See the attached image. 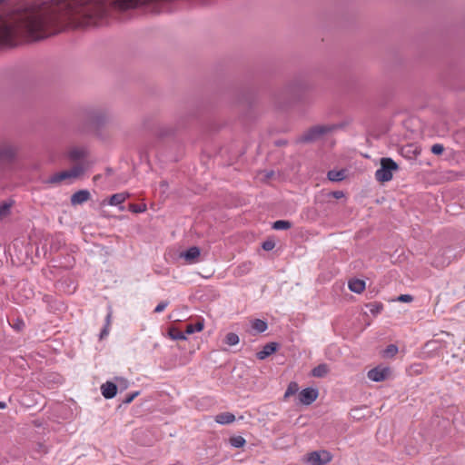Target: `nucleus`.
Listing matches in <instances>:
<instances>
[{"mask_svg":"<svg viewBox=\"0 0 465 465\" xmlns=\"http://www.w3.org/2000/svg\"><path fill=\"white\" fill-rule=\"evenodd\" d=\"M398 169V164L391 158H381V168L375 172V178L381 183L389 182L392 179L393 172Z\"/></svg>","mask_w":465,"mask_h":465,"instance_id":"nucleus-1","label":"nucleus"},{"mask_svg":"<svg viewBox=\"0 0 465 465\" xmlns=\"http://www.w3.org/2000/svg\"><path fill=\"white\" fill-rule=\"evenodd\" d=\"M331 460V453L326 450L312 451L304 457V461L310 465H325Z\"/></svg>","mask_w":465,"mask_h":465,"instance_id":"nucleus-2","label":"nucleus"},{"mask_svg":"<svg viewBox=\"0 0 465 465\" xmlns=\"http://www.w3.org/2000/svg\"><path fill=\"white\" fill-rule=\"evenodd\" d=\"M84 172V168L82 165H75L70 170H65L63 172H60L58 173H55L50 178L51 183H59L61 181L71 179V178H77L80 175H82Z\"/></svg>","mask_w":465,"mask_h":465,"instance_id":"nucleus-3","label":"nucleus"},{"mask_svg":"<svg viewBox=\"0 0 465 465\" xmlns=\"http://www.w3.org/2000/svg\"><path fill=\"white\" fill-rule=\"evenodd\" d=\"M17 153V147L12 143H5L0 145V163H11Z\"/></svg>","mask_w":465,"mask_h":465,"instance_id":"nucleus-4","label":"nucleus"},{"mask_svg":"<svg viewBox=\"0 0 465 465\" xmlns=\"http://www.w3.org/2000/svg\"><path fill=\"white\" fill-rule=\"evenodd\" d=\"M331 128L325 125H317L308 130L302 140L304 142H312L319 139L323 134L329 132Z\"/></svg>","mask_w":465,"mask_h":465,"instance_id":"nucleus-5","label":"nucleus"},{"mask_svg":"<svg viewBox=\"0 0 465 465\" xmlns=\"http://www.w3.org/2000/svg\"><path fill=\"white\" fill-rule=\"evenodd\" d=\"M319 396V391L314 388H306L300 391L299 401L303 405H310L314 402Z\"/></svg>","mask_w":465,"mask_h":465,"instance_id":"nucleus-6","label":"nucleus"},{"mask_svg":"<svg viewBox=\"0 0 465 465\" xmlns=\"http://www.w3.org/2000/svg\"><path fill=\"white\" fill-rule=\"evenodd\" d=\"M392 375V370L383 364L378 365L368 372V378H388Z\"/></svg>","mask_w":465,"mask_h":465,"instance_id":"nucleus-7","label":"nucleus"},{"mask_svg":"<svg viewBox=\"0 0 465 465\" xmlns=\"http://www.w3.org/2000/svg\"><path fill=\"white\" fill-rule=\"evenodd\" d=\"M90 197H91V194H90L89 191L80 190V191L74 193L71 196V203L73 205L82 204V203L87 202L90 199Z\"/></svg>","mask_w":465,"mask_h":465,"instance_id":"nucleus-8","label":"nucleus"},{"mask_svg":"<svg viewBox=\"0 0 465 465\" xmlns=\"http://www.w3.org/2000/svg\"><path fill=\"white\" fill-rule=\"evenodd\" d=\"M200 249L196 246L189 248L186 252L181 253V257L183 258L188 263H193L200 256Z\"/></svg>","mask_w":465,"mask_h":465,"instance_id":"nucleus-9","label":"nucleus"},{"mask_svg":"<svg viewBox=\"0 0 465 465\" xmlns=\"http://www.w3.org/2000/svg\"><path fill=\"white\" fill-rule=\"evenodd\" d=\"M278 344L276 342H269L263 346V348L256 353L259 360H264L268 356L272 355L276 351Z\"/></svg>","mask_w":465,"mask_h":465,"instance_id":"nucleus-10","label":"nucleus"},{"mask_svg":"<svg viewBox=\"0 0 465 465\" xmlns=\"http://www.w3.org/2000/svg\"><path fill=\"white\" fill-rule=\"evenodd\" d=\"M102 394L106 399H112L117 392L116 385L112 381H106L101 386Z\"/></svg>","mask_w":465,"mask_h":465,"instance_id":"nucleus-11","label":"nucleus"},{"mask_svg":"<svg viewBox=\"0 0 465 465\" xmlns=\"http://www.w3.org/2000/svg\"><path fill=\"white\" fill-rule=\"evenodd\" d=\"M349 289L355 293H361L365 290V282L360 279H351L348 283Z\"/></svg>","mask_w":465,"mask_h":465,"instance_id":"nucleus-12","label":"nucleus"},{"mask_svg":"<svg viewBox=\"0 0 465 465\" xmlns=\"http://www.w3.org/2000/svg\"><path fill=\"white\" fill-rule=\"evenodd\" d=\"M129 196L130 194L125 192L113 194L110 197L108 203L112 206H118L122 204L124 202H125V200L128 199Z\"/></svg>","mask_w":465,"mask_h":465,"instance_id":"nucleus-13","label":"nucleus"},{"mask_svg":"<svg viewBox=\"0 0 465 465\" xmlns=\"http://www.w3.org/2000/svg\"><path fill=\"white\" fill-rule=\"evenodd\" d=\"M215 421L220 424H229L234 421L235 417L231 412H223L215 416Z\"/></svg>","mask_w":465,"mask_h":465,"instance_id":"nucleus-14","label":"nucleus"},{"mask_svg":"<svg viewBox=\"0 0 465 465\" xmlns=\"http://www.w3.org/2000/svg\"><path fill=\"white\" fill-rule=\"evenodd\" d=\"M328 373H329V368H328V365L325 363L318 365L312 371V376H314L316 378H321L322 376L327 375Z\"/></svg>","mask_w":465,"mask_h":465,"instance_id":"nucleus-15","label":"nucleus"},{"mask_svg":"<svg viewBox=\"0 0 465 465\" xmlns=\"http://www.w3.org/2000/svg\"><path fill=\"white\" fill-rule=\"evenodd\" d=\"M328 179L331 182H340L345 178V173L343 170L336 171L331 170L328 172Z\"/></svg>","mask_w":465,"mask_h":465,"instance_id":"nucleus-16","label":"nucleus"},{"mask_svg":"<svg viewBox=\"0 0 465 465\" xmlns=\"http://www.w3.org/2000/svg\"><path fill=\"white\" fill-rule=\"evenodd\" d=\"M14 204V201L9 200L0 204V220L4 219L10 213V209Z\"/></svg>","mask_w":465,"mask_h":465,"instance_id":"nucleus-17","label":"nucleus"},{"mask_svg":"<svg viewBox=\"0 0 465 465\" xmlns=\"http://www.w3.org/2000/svg\"><path fill=\"white\" fill-rule=\"evenodd\" d=\"M85 150L84 148L75 147L69 151V157L75 161L85 156Z\"/></svg>","mask_w":465,"mask_h":465,"instance_id":"nucleus-18","label":"nucleus"},{"mask_svg":"<svg viewBox=\"0 0 465 465\" xmlns=\"http://www.w3.org/2000/svg\"><path fill=\"white\" fill-rule=\"evenodd\" d=\"M398 352V347L394 344H390L382 351V357L383 358H392L395 356Z\"/></svg>","mask_w":465,"mask_h":465,"instance_id":"nucleus-19","label":"nucleus"},{"mask_svg":"<svg viewBox=\"0 0 465 465\" xmlns=\"http://www.w3.org/2000/svg\"><path fill=\"white\" fill-rule=\"evenodd\" d=\"M169 335L173 340H185L186 336L184 332L180 331L178 328L172 327L169 330Z\"/></svg>","mask_w":465,"mask_h":465,"instance_id":"nucleus-20","label":"nucleus"},{"mask_svg":"<svg viewBox=\"0 0 465 465\" xmlns=\"http://www.w3.org/2000/svg\"><path fill=\"white\" fill-rule=\"evenodd\" d=\"M252 327L258 332H263L267 329V323L262 320L257 319L252 322Z\"/></svg>","mask_w":465,"mask_h":465,"instance_id":"nucleus-21","label":"nucleus"},{"mask_svg":"<svg viewBox=\"0 0 465 465\" xmlns=\"http://www.w3.org/2000/svg\"><path fill=\"white\" fill-rule=\"evenodd\" d=\"M230 443L235 448H242L245 445L246 440L242 436H233L230 439Z\"/></svg>","mask_w":465,"mask_h":465,"instance_id":"nucleus-22","label":"nucleus"},{"mask_svg":"<svg viewBox=\"0 0 465 465\" xmlns=\"http://www.w3.org/2000/svg\"><path fill=\"white\" fill-rule=\"evenodd\" d=\"M292 224L288 221L279 220L273 223L272 228L274 230H287L291 228Z\"/></svg>","mask_w":465,"mask_h":465,"instance_id":"nucleus-23","label":"nucleus"},{"mask_svg":"<svg viewBox=\"0 0 465 465\" xmlns=\"http://www.w3.org/2000/svg\"><path fill=\"white\" fill-rule=\"evenodd\" d=\"M225 342L230 346L236 345L239 342V336L234 332H229L225 337Z\"/></svg>","mask_w":465,"mask_h":465,"instance_id":"nucleus-24","label":"nucleus"},{"mask_svg":"<svg viewBox=\"0 0 465 465\" xmlns=\"http://www.w3.org/2000/svg\"><path fill=\"white\" fill-rule=\"evenodd\" d=\"M299 390V386L296 382L292 381L289 384L285 393L284 398H289L292 395H294Z\"/></svg>","mask_w":465,"mask_h":465,"instance_id":"nucleus-25","label":"nucleus"},{"mask_svg":"<svg viewBox=\"0 0 465 465\" xmlns=\"http://www.w3.org/2000/svg\"><path fill=\"white\" fill-rule=\"evenodd\" d=\"M111 313H108L107 316H106V324L104 326V328L101 331V334H100V338L103 339L104 338L105 336H107L109 334V331H110V325H111Z\"/></svg>","mask_w":465,"mask_h":465,"instance_id":"nucleus-26","label":"nucleus"},{"mask_svg":"<svg viewBox=\"0 0 465 465\" xmlns=\"http://www.w3.org/2000/svg\"><path fill=\"white\" fill-rule=\"evenodd\" d=\"M129 210L134 213H140L146 211V204H129Z\"/></svg>","mask_w":465,"mask_h":465,"instance_id":"nucleus-27","label":"nucleus"},{"mask_svg":"<svg viewBox=\"0 0 465 465\" xmlns=\"http://www.w3.org/2000/svg\"><path fill=\"white\" fill-rule=\"evenodd\" d=\"M10 325L15 330L20 331L25 328V322L22 319L17 318L13 320L12 322H10Z\"/></svg>","mask_w":465,"mask_h":465,"instance_id":"nucleus-28","label":"nucleus"},{"mask_svg":"<svg viewBox=\"0 0 465 465\" xmlns=\"http://www.w3.org/2000/svg\"><path fill=\"white\" fill-rule=\"evenodd\" d=\"M444 152V147L440 143H435L431 146V153L440 155Z\"/></svg>","mask_w":465,"mask_h":465,"instance_id":"nucleus-29","label":"nucleus"},{"mask_svg":"<svg viewBox=\"0 0 465 465\" xmlns=\"http://www.w3.org/2000/svg\"><path fill=\"white\" fill-rule=\"evenodd\" d=\"M140 394V391H134L131 394H128L124 400H123V403L129 404L131 403L138 395Z\"/></svg>","mask_w":465,"mask_h":465,"instance_id":"nucleus-30","label":"nucleus"},{"mask_svg":"<svg viewBox=\"0 0 465 465\" xmlns=\"http://www.w3.org/2000/svg\"><path fill=\"white\" fill-rule=\"evenodd\" d=\"M397 300L401 302H411L413 301V297L410 294H401Z\"/></svg>","mask_w":465,"mask_h":465,"instance_id":"nucleus-31","label":"nucleus"},{"mask_svg":"<svg viewBox=\"0 0 465 465\" xmlns=\"http://www.w3.org/2000/svg\"><path fill=\"white\" fill-rule=\"evenodd\" d=\"M168 305V302H161L155 308H154V312L156 313H160L162 312H163L165 310V308L167 307Z\"/></svg>","mask_w":465,"mask_h":465,"instance_id":"nucleus-32","label":"nucleus"},{"mask_svg":"<svg viewBox=\"0 0 465 465\" xmlns=\"http://www.w3.org/2000/svg\"><path fill=\"white\" fill-rule=\"evenodd\" d=\"M274 242H272V241H266L262 243V248L265 250V251H271L274 248Z\"/></svg>","mask_w":465,"mask_h":465,"instance_id":"nucleus-33","label":"nucleus"},{"mask_svg":"<svg viewBox=\"0 0 465 465\" xmlns=\"http://www.w3.org/2000/svg\"><path fill=\"white\" fill-rule=\"evenodd\" d=\"M330 195H331L335 199H341L344 196V193L342 191H334V192L330 193Z\"/></svg>","mask_w":465,"mask_h":465,"instance_id":"nucleus-34","label":"nucleus"},{"mask_svg":"<svg viewBox=\"0 0 465 465\" xmlns=\"http://www.w3.org/2000/svg\"><path fill=\"white\" fill-rule=\"evenodd\" d=\"M193 334L194 333V325L190 323V324H187L186 327H185V331H184V334Z\"/></svg>","mask_w":465,"mask_h":465,"instance_id":"nucleus-35","label":"nucleus"},{"mask_svg":"<svg viewBox=\"0 0 465 465\" xmlns=\"http://www.w3.org/2000/svg\"><path fill=\"white\" fill-rule=\"evenodd\" d=\"M193 325H194V332L201 331L203 329V323H202V322H196Z\"/></svg>","mask_w":465,"mask_h":465,"instance_id":"nucleus-36","label":"nucleus"},{"mask_svg":"<svg viewBox=\"0 0 465 465\" xmlns=\"http://www.w3.org/2000/svg\"><path fill=\"white\" fill-rule=\"evenodd\" d=\"M33 295V291L29 289L27 293L25 295L26 299H29Z\"/></svg>","mask_w":465,"mask_h":465,"instance_id":"nucleus-37","label":"nucleus"},{"mask_svg":"<svg viewBox=\"0 0 465 465\" xmlns=\"http://www.w3.org/2000/svg\"><path fill=\"white\" fill-rule=\"evenodd\" d=\"M5 408H6V403L4 401H0V409H5Z\"/></svg>","mask_w":465,"mask_h":465,"instance_id":"nucleus-38","label":"nucleus"},{"mask_svg":"<svg viewBox=\"0 0 465 465\" xmlns=\"http://www.w3.org/2000/svg\"><path fill=\"white\" fill-rule=\"evenodd\" d=\"M100 177H101L100 175H95V176L94 177V181L99 180V178H100Z\"/></svg>","mask_w":465,"mask_h":465,"instance_id":"nucleus-39","label":"nucleus"},{"mask_svg":"<svg viewBox=\"0 0 465 465\" xmlns=\"http://www.w3.org/2000/svg\"><path fill=\"white\" fill-rule=\"evenodd\" d=\"M25 283H23V284H19L18 287L19 288H22V287H25Z\"/></svg>","mask_w":465,"mask_h":465,"instance_id":"nucleus-40","label":"nucleus"},{"mask_svg":"<svg viewBox=\"0 0 465 465\" xmlns=\"http://www.w3.org/2000/svg\"><path fill=\"white\" fill-rule=\"evenodd\" d=\"M162 185L164 186V187L167 186L165 183H162Z\"/></svg>","mask_w":465,"mask_h":465,"instance_id":"nucleus-41","label":"nucleus"},{"mask_svg":"<svg viewBox=\"0 0 465 465\" xmlns=\"http://www.w3.org/2000/svg\"><path fill=\"white\" fill-rule=\"evenodd\" d=\"M374 311L378 312L380 309L374 308Z\"/></svg>","mask_w":465,"mask_h":465,"instance_id":"nucleus-42","label":"nucleus"},{"mask_svg":"<svg viewBox=\"0 0 465 465\" xmlns=\"http://www.w3.org/2000/svg\"><path fill=\"white\" fill-rule=\"evenodd\" d=\"M4 0H0V4L3 2Z\"/></svg>","mask_w":465,"mask_h":465,"instance_id":"nucleus-43","label":"nucleus"}]
</instances>
